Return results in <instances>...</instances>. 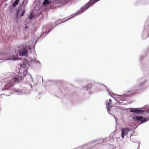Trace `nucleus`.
<instances>
[{
  "label": "nucleus",
  "instance_id": "obj_1",
  "mask_svg": "<svg viewBox=\"0 0 149 149\" xmlns=\"http://www.w3.org/2000/svg\"><path fill=\"white\" fill-rule=\"evenodd\" d=\"M16 50L20 56H26L28 54V50L26 45H20L18 47Z\"/></svg>",
  "mask_w": 149,
  "mask_h": 149
},
{
  "label": "nucleus",
  "instance_id": "obj_2",
  "mask_svg": "<svg viewBox=\"0 0 149 149\" xmlns=\"http://www.w3.org/2000/svg\"><path fill=\"white\" fill-rule=\"evenodd\" d=\"M133 119L135 121H140L141 123H143L146 122L149 119V118L147 119L146 118H143L142 116H136L135 117H133Z\"/></svg>",
  "mask_w": 149,
  "mask_h": 149
},
{
  "label": "nucleus",
  "instance_id": "obj_3",
  "mask_svg": "<svg viewBox=\"0 0 149 149\" xmlns=\"http://www.w3.org/2000/svg\"><path fill=\"white\" fill-rule=\"evenodd\" d=\"M130 131V130L127 127L123 128L121 129V137L122 138H124V136L127 135L129 132Z\"/></svg>",
  "mask_w": 149,
  "mask_h": 149
},
{
  "label": "nucleus",
  "instance_id": "obj_4",
  "mask_svg": "<svg viewBox=\"0 0 149 149\" xmlns=\"http://www.w3.org/2000/svg\"><path fill=\"white\" fill-rule=\"evenodd\" d=\"M19 0H15L14 2L12 3L11 6L12 7H15L18 4Z\"/></svg>",
  "mask_w": 149,
  "mask_h": 149
},
{
  "label": "nucleus",
  "instance_id": "obj_5",
  "mask_svg": "<svg viewBox=\"0 0 149 149\" xmlns=\"http://www.w3.org/2000/svg\"><path fill=\"white\" fill-rule=\"evenodd\" d=\"M60 2H62V6H63L69 3V1L71 0H59Z\"/></svg>",
  "mask_w": 149,
  "mask_h": 149
},
{
  "label": "nucleus",
  "instance_id": "obj_6",
  "mask_svg": "<svg viewBox=\"0 0 149 149\" xmlns=\"http://www.w3.org/2000/svg\"><path fill=\"white\" fill-rule=\"evenodd\" d=\"M141 111L138 108H135L134 109H132L131 110L130 112L133 113H139Z\"/></svg>",
  "mask_w": 149,
  "mask_h": 149
},
{
  "label": "nucleus",
  "instance_id": "obj_7",
  "mask_svg": "<svg viewBox=\"0 0 149 149\" xmlns=\"http://www.w3.org/2000/svg\"><path fill=\"white\" fill-rule=\"evenodd\" d=\"M14 85V83L12 82H9L5 85V87L6 86L8 87V88L10 89Z\"/></svg>",
  "mask_w": 149,
  "mask_h": 149
},
{
  "label": "nucleus",
  "instance_id": "obj_8",
  "mask_svg": "<svg viewBox=\"0 0 149 149\" xmlns=\"http://www.w3.org/2000/svg\"><path fill=\"white\" fill-rule=\"evenodd\" d=\"M20 67L21 68L20 69V70H19V72L20 73L21 71H22L23 70V68H26V65L24 64V65L20 64Z\"/></svg>",
  "mask_w": 149,
  "mask_h": 149
},
{
  "label": "nucleus",
  "instance_id": "obj_9",
  "mask_svg": "<svg viewBox=\"0 0 149 149\" xmlns=\"http://www.w3.org/2000/svg\"><path fill=\"white\" fill-rule=\"evenodd\" d=\"M112 107V104H110L109 103L107 104V107L108 111H109L111 110V108Z\"/></svg>",
  "mask_w": 149,
  "mask_h": 149
},
{
  "label": "nucleus",
  "instance_id": "obj_10",
  "mask_svg": "<svg viewBox=\"0 0 149 149\" xmlns=\"http://www.w3.org/2000/svg\"><path fill=\"white\" fill-rule=\"evenodd\" d=\"M49 0H45L43 2V5L44 6H46L49 3Z\"/></svg>",
  "mask_w": 149,
  "mask_h": 149
},
{
  "label": "nucleus",
  "instance_id": "obj_11",
  "mask_svg": "<svg viewBox=\"0 0 149 149\" xmlns=\"http://www.w3.org/2000/svg\"><path fill=\"white\" fill-rule=\"evenodd\" d=\"M13 79L15 82L19 81V79L18 77H14L13 78Z\"/></svg>",
  "mask_w": 149,
  "mask_h": 149
},
{
  "label": "nucleus",
  "instance_id": "obj_12",
  "mask_svg": "<svg viewBox=\"0 0 149 149\" xmlns=\"http://www.w3.org/2000/svg\"><path fill=\"white\" fill-rule=\"evenodd\" d=\"M34 17V15L32 14H31L29 16V19H32L33 17Z\"/></svg>",
  "mask_w": 149,
  "mask_h": 149
},
{
  "label": "nucleus",
  "instance_id": "obj_13",
  "mask_svg": "<svg viewBox=\"0 0 149 149\" xmlns=\"http://www.w3.org/2000/svg\"><path fill=\"white\" fill-rule=\"evenodd\" d=\"M112 104V100L111 99H109V101L107 102V104Z\"/></svg>",
  "mask_w": 149,
  "mask_h": 149
},
{
  "label": "nucleus",
  "instance_id": "obj_14",
  "mask_svg": "<svg viewBox=\"0 0 149 149\" xmlns=\"http://www.w3.org/2000/svg\"><path fill=\"white\" fill-rule=\"evenodd\" d=\"M25 76V75H24V76H23L22 77V76L18 77L19 78V80L24 79L23 77Z\"/></svg>",
  "mask_w": 149,
  "mask_h": 149
},
{
  "label": "nucleus",
  "instance_id": "obj_15",
  "mask_svg": "<svg viewBox=\"0 0 149 149\" xmlns=\"http://www.w3.org/2000/svg\"><path fill=\"white\" fill-rule=\"evenodd\" d=\"M25 13V9H24L22 13L20 16L22 17L23 16L24 14Z\"/></svg>",
  "mask_w": 149,
  "mask_h": 149
},
{
  "label": "nucleus",
  "instance_id": "obj_16",
  "mask_svg": "<svg viewBox=\"0 0 149 149\" xmlns=\"http://www.w3.org/2000/svg\"><path fill=\"white\" fill-rule=\"evenodd\" d=\"M9 87H8V86H6V87H5V85L4 86V90H8V89H10L9 88H8Z\"/></svg>",
  "mask_w": 149,
  "mask_h": 149
},
{
  "label": "nucleus",
  "instance_id": "obj_17",
  "mask_svg": "<svg viewBox=\"0 0 149 149\" xmlns=\"http://www.w3.org/2000/svg\"><path fill=\"white\" fill-rule=\"evenodd\" d=\"M148 37H149V34H148Z\"/></svg>",
  "mask_w": 149,
  "mask_h": 149
},
{
  "label": "nucleus",
  "instance_id": "obj_18",
  "mask_svg": "<svg viewBox=\"0 0 149 149\" xmlns=\"http://www.w3.org/2000/svg\"><path fill=\"white\" fill-rule=\"evenodd\" d=\"M148 111H149V110Z\"/></svg>",
  "mask_w": 149,
  "mask_h": 149
}]
</instances>
